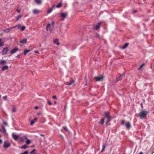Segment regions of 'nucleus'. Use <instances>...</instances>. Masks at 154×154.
Listing matches in <instances>:
<instances>
[{
  "label": "nucleus",
  "mask_w": 154,
  "mask_h": 154,
  "mask_svg": "<svg viewBox=\"0 0 154 154\" xmlns=\"http://www.w3.org/2000/svg\"><path fill=\"white\" fill-rule=\"evenodd\" d=\"M148 112L147 111H141L139 114L140 118L141 119H143L144 118L146 117L147 115L148 114Z\"/></svg>",
  "instance_id": "obj_1"
},
{
  "label": "nucleus",
  "mask_w": 154,
  "mask_h": 154,
  "mask_svg": "<svg viewBox=\"0 0 154 154\" xmlns=\"http://www.w3.org/2000/svg\"><path fill=\"white\" fill-rule=\"evenodd\" d=\"M104 114L105 115V117L104 118L106 119L107 122L106 124L107 125L108 122H109L111 120V117L109 116V112H105Z\"/></svg>",
  "instance_id": "obj_2"
},
{
  "label": "nucleus",
  "mask_w": 154,
  "mask_h": 154,
  "mask_svg": "<svg viewBox=\"0 0 154 154\" xmlns=\"http://www.w3.org/2000/svg\"><path fill=\"white\" fill-rule=\"evenodd\" d=\"M8 50V47H5L3 48L2 51V55H4L7 54Z\"/></svg>",
  "instance_id": "obj_3"
},
{
  "label": "nucleus",
  "mask_w": 154,
  "mask_h": 154,
  "mask_svg": "<svg viewBox=\"0 0 154 154\" xmlns=\"http://www.w3.org/2000/svg\"><path fill=\"white\" fill-rule=\"evenodd\" d=\"M104 77L102 75L100 76L96 77L95 78L96 80L97 81H102L103 80Z\"/></svg>",
  "instance_id": "obj_4"
},
{
  "label": "nucleus",
  "mask_w": 154,
  "mask_h": 154,
  "mask_svg": "<svg viewBox=\"0 0 154 154\" xmlns=\"http://www.w3.org/2000/svg\"><path fill=\"white\" fill-rule=\"evenodd\" d=\"M10 146V144L9 142L7 141H5V142H4V144L3 145L4 147L5 148H7Z\"/></svg>",
  "instance_id": "obj_5"
},
{
  "label": "nucleus",
  "mask_w": 154,
  "mask_h": 154,
  "mask_svg": "<svg viewBox=\"0 0 154 154\" xmlns=\"http://www.w3.org/2000/svg\"><path fill=\"white\" fill-rule=\"evenodd\" d=\"M18 50V49L17 47H15L11 50L10 52L11 53V54L12 55L13 54L16 53Z\"/></svg>",
  "instance_id": "obj_6"
},
{
  "label": "nucleus",
  "mask_w": 154,
  "mask_h": 154,
  "mask_svg": "<svg viewBox=\"0 0 154 154\" xmlns=\"http://www.w3.org/2000/svg\"><path fill=\"white\" fill-rule=\"evenodd\" d=\"M12 136L13 138L16 140L19 137V136L15 134L14 133H12Z\"/></svg>",
  "instance_id": "obj_7"
},
{
  "label": "nucleus",
  "mask_w": 154,
  "mask_h": 154,
  "mask_svg": "<svg viewBox=\"0 0 154 154\" xmlns=\"http://www.w3.org/2000/svg\"><path fill=\"white\" fill-rule=\"evenodd\" d=\"M125 125L127 128L130 129L131 127V125L129 122H127L125 123Z\"/></svg>",
  "instance_id": "obj_8"
},
{
  "label": "nucleus",
  "mask_w": 154,
  "mask_h": 154,
  "mask_svg": "<svg viewBox=\"0 0 154 154\" xmlns=\"http://www.w3.org/2000/svg\"><path fill=\"white\" fill-rule=\"evenodd\" d=\"M8 69V66L7 65H5L3 66L1 69L2 71H3L5 70H7Z\"/></svg>",
  "instance_id": "obj_9"
},
{
  "label": "nucleus",
  "mask_w": 154,
  "mask_h": 154,
  "mask_svg": "<svg viewBox=\"0 0 154 154\" xmlns=\"http://www.w3.org/2000/svg\"><path fill=\"white\" fill-rule=\"evenodd\" d=\"M46 30L47 31L48 30L51 31L52 29L51 28V24L49 23L48 24L46 28Z\"/></svg>",
  "instance_id": "obj_10"
},
{
  "label": "nucleus",
  "mask_w": 154,
  "mask_h": 154,
  "mask_svg": "<svg viewBox=\"0 0 154 154\" xmlns=\"http://www.w3.org/2000/svg\"><path fill=\"white\" fill-rule=\"evenodd\" d=\"M129 45L128 43H126L121 48V49H124L126 48L128 45Z\"/></svg>",
  "instance_id": "obj_11"
},
{
  "label": "nucleus",
  "mask_w": 154,
  "mask_h": 154,
  "mask_svg": "<svg viewBox=\"0 0 154 154\" xmlns=\"http://www.w3.org/2000/svg\"><path fill=\"white\" fill-rule=\"evenodd\" d=\"M125 76V74L124 73L122 75H120V76L119 77L117 78L116 79V81H119L121 80L122 79V77L123 76Z\"/></svg>",
  "instance_id": "obj_12"
},
{
  "label": "nucleus",
  "mask_w": 154,
  "mask_h": 154,
  "mask_svg": "<svg viewBox=\"0 0 154 154\" xmlns=\"http://www.w3.org/2000/svg\"><path fill=\"white\" fill-rule=\"evenodd\" d=\"M101 24V23H98L95 26V29L96 30H97L98 29H99V28Z\"/></svg>",
  "instance_id": "obj_13"
},
{
  "label": "nucleus",
  "mask_w": 154,
  "mask_h": 154,
  "mask_svg": "<svg viewBox=\"0 0 154 154\" xmlns=\"http://www.w3.org/2000/svg\"><path fill=\"white\" fill-rule=\"evenodd\" d=\"M20 42L23 44L26 43H27V39L26 38H25L24 39L21 40L20 41Z\"/></svg>",
  "instance_id": "obj_14"
},
{
  "label": "nucleus",
  "mask_w": 154,
  "mask_h": 154,
  "mask_svg": "<svg viewBox=\"0 0 154 154\" xmlns=\"http://www.w3.org/2000/svg\"><path fill=\"white\" fill-rule=\"evenodd\" d=\"M61 16L63 18L66 17L67 15V14L66 13H61L60 14Z\"/></svg>",
  "instance_id": "obj_15"
},
{
  "label": "nucleus",
  "mask_w": 154,
  "mask_h": 154,
  "mask_svg": "<svg viewBox=\"0 0 154 154\" xmlns=\"http://www.w3.org/2000/svg\"><path fill=\"white\" fill-rule=\"evenodd\" d=\"M12 28H11V27L10 28H7L5 29H4L3 30V31L5 32L8 33L9 32L10 30L12 29Z\"/></svg>",
  "instance_id": "obj_16"
},
{
  "label": "nucleus",
  "mask_w": 154,
  "mask_h": 154,
  "mask_svg": "<svg viewBox=\"0 0 154 154\" xmlns=\"http://www.w3.org/2000/svg\"><path fill=\"white\" fill-rule=\"evenodd\" d=\"M37 119L36 118H35L33 120H32L31 121L30 125H32L34 124L37 121Z\"/></svg>",
  "instance_id": "obj_17"
},
{
  "label": "nucleus",
  "mask_w": 154,
  "mask_h": 154,
  "mask_svg": "<svg viewBox=\"0 0 154 154\" xmlns=\"http://www.w3.org/2000/svg\"><path fill=\"white\" fill-rule=\"evenodd\" d=\"M7 61L5 60H1L0 61V64L3 65L6 64Z\"/></svg>",
  "instance_id": "obj_18"
},
{
  "label": "nucleus",
  "mask_w": 154,
  "mask_h": 154,
  "mask_svg": "<svg viewBox=\"0 0 154 154\" xmlns=\"http://www.w3.org/2000/svg\"><path fill=\"white\" fill-rule=\"evenodd\" d=\"M39 11L37 9H34L32 11V12L34 14H36L39 13Z\"/></svg>",
  "instance_id": "obj_19"
},
{
  "label": "nucleus",
  "mask_w": 154,
  "mask_h": 154,
  "mask_svg": "<svg viewBox=\"0 0 154 154\" xmlns=\"http://www.w3.org/2000/svg\"><path fill=\"white\" fill-rule=\"evenodd\" d=\"M24 137V138H25L26 139V144H30L31 143V141L30 140L28 139L26 136H25Z\"/></svg>",
  "instance_id": "obj_20"
},
{
  "label": "nucleus",
  "mask_w": 154,
  "mask_h": 154,
  "mask_svg": "<svg viewBox=\"0 0 154 154\" xmlns=\"http://www.w3.org/2000/svg\"><path fill=\"white\" fill-rule=\"evenodd\" d=\"M31 51V50H24L23 53L25 55H26L27 54V53H29L30 51Z\"/></svg>",
  "instance_id": "obj_21"
},
{
  "label": "nucleus",
  "mask_w": 154,
  "mask_h": 154,
  "mask_svg": "<svg viewBox=\"0 0 154 154\" xmlns=\"http://www.w3.org/2000/svg\"><path fill=\"white\" fill-rule=\"evenodd\" d=\"M54 43L57 45H59V43L58 39H56L54 41Z\"/></svg>",
  "instance_id": "obj_22"
},
{
  "label": "nucleus",
  "mask_w": 154,
  "mask_h": 154,
  "mask_svg": "<svg viewBox=\"0 0 154 154\" xmlns=\"http://www.w3.org/2000/svg\"><path fill=\"white\" fill-rule=\"evenodd\" d=\"M17 27L18 29H19L20 28V29L21 27V25L20 24H18L17 25L14 27H11V28H15Z\"/></svg>",
  "instance_id": "obj_23"
},
{
  "label": "nucleus",
  "mask_w": 154,
  "mask_h": 154,
  "mask_svg": "<svg viewBox=\"0 0 154 154\" xmlns=\"http://www.w3.org/2000/svg\"><path fill=\"white\" fill-rule=\"evenodd\" d=\"M106 146V143L103 144V146H102V149L101 151V152L104 151V149H105V147Z\"/></svg>",
  "instance_id": "obj_24"
},
{
  "label": "nucleus",
  "mask_w": 154,
  "mask_h": 154,
  "mask_svg": "<svg viewBox=\"0 0 154 154\" xmlns=\"http://www.w3.org/2000/svg\"><path fill=\"white\" fill-rule=\"evenodd\" d=\"M74 82V81L73 80L70 81L69 82H67V85H70L72 84Z\"/></svg>",
  "instance_id": "obj_25"
},
{
  "label": "nucleus",
  "mask_w": 154,
  "mask_h": 154,
  "mask_svg": "<svg viewBox=\"0 0 154 154\" xmlns=\"http://www.w3.org/2000/svg\"><path fill=\"white\" fill-rule=\"evenodd\" d=\"M35 2L38 4H40L42 3L41 0H34Z\"/></svg>",
  "instance_id": "obj_26"
},
{
  "label": "nucleus",
  "mask_w": 154,
  "mask_h": 154,
  "mask_svg": "<svg viewBox=\"0 0 154 154\" xmlns=\"http://www.w3.org/2000/svg\"><path fill=\"white\" fill-rule=\"evenodd\" d=\"M2 129H3V130H0L1 131L3 132L4 133H5L6 132V129H5L4 126H2Z\"/></svg>",
  "instance_id": "obj_27"
},
{
  "label": "nucleus",
  "mask_w": 154,
  "mask_h": 154,
  "mask_svg": "<svg viewBox=\"0 0 154 154\" xmlns=\"http://www.w3.org/2000/svg\"><path fill=\"white\" fill-rule=\"evenodd\" d=\"M62 2H61L59 4H58L56 6V7L57 8H60L62 6Z\"/></svg>",
  "instance_id": "obj_28"
},
{
  "label": "nucleus",
  "mask_w": 154,
  "mask_h": 154,
  "mask_svg": "<svg viewBox=\"0 0 154 154\" xmlns=\"http://www.w3.org/2000/svg\"><path fill=\"white\" fill-rule=\"evenodd\" d=\"M105 119L104 118L102 119H101V120L100 122H99V123L102 125H103L104 123Z\"/></svg>",
  "instance_id": "obj_29"
},
{
  "label": "nucleus",
  "mask_w": 154,
  "mask_h": 154,
  "mask_svg": "<svg viewBox=\"0 0 154 154\" xmlns=\"http://www.w3.org/2000/svg\"><path fill=\"white\" fill-rule=\"evenodd\" d=\"M2 39L0 38V47H2L4 45L3 42L2 41Z\"/></svg>",
  "instance_id": "obj_30"
},
{
  "label": "nucleus",
  "mask_w": 154,
  "mask_h": 154,
  "mask_svg": "<svg viewBox=\"0 0 154 154\" xmlns=\"http://www.w3.org/2000/svg\"><path fill=\"white\" fill-rule=\"evenodd\" d=\"M21 17V16L20 15H19L17 17H15L16 18L17 21H18L19 20V19Z\"/></svg>",
  "instance_id": "obj_31"
},
{
  "label": "nucleus",
  "mask_w": 154,
  "mask_h": 154,
  "mask_svg": "<svg viewBox=\"0 0 154 154\" xmlns=\"http://www.w3.org/2000/svg\"><path fill=\"white\" fill-rule=\"evenodd\" d=\"M27 147V146L26 145H24L23 146H21L20 147V148L25 149H26Z\"/></svg>",
  "instance_id": "obj_32"
},
{
  "label": "nucleus",
  "mask_w": 154,
  "mask_h": 154,
  "mask_svg": "<svg viewBox=\"0 0 154 154\" xmlns=\"http://www.w3.org/2000/svg\"><path fill=\"white\" fill-rule=\"evenodd\" d=\"M26 28V27L25 26H21L20 27V30L21 31H24Z\"/></svg>",
  "instance_id": "obj_33"
},
{
  "label": "nucleus",
  "mask_w": 154,
  "mask_h": 154,
  "mask_svg": "<svg viewBox=\"0 0 154 154\" xmlns=\"http://www.w3.org/2000/svg\"><path fill=\"white\" fill-rule=\"evenodd\" d=\"M144 64H142L140 65V67H139L138 68V69L139 70H141V68L142 67L144 66Z\"/></svg>",
  "instance_id": "obj_34"
},
{
  "label": "nucleus",
  "mask_w": 154,
  "mask_h": 154,
  "mask_svg": "<svg viewBox=\"0 0 154 154\" xmlns=\"http://www.w3.org/2000/svg\"><path fill=\"white\" fill-rule=\"evenodd\" d=\"M20 141L22 142H23L24 141V138L23 137H20Z\"/></svg>",
  "instance_id": "obj_35"
},
{
  "label": "nucleus",
  "mask_w": 154,
  "mask_h": 154,
  "mask_svg": "<svg viewBox=\"0 0 154 154\" xmlns=\"http://www.w3.org/2000/svg\"><path fill=\"white\" fill-rule=\"evenodd\" d=\"M52 10H52V8H51L50 9L48 10L47 13L48 14H49L51 13L52 11Z\"/></svg>",
  "instance_id": "obj_36"
},
{
  "label": "nucleus",
  "mask_w": 154,
  "mask_h": 154,
  "mask_svg": "<svg viewBox=\"0 0 154 154\" xmlns=\"http://www.w3.org/2000/svg\"><path fill=\"white\" fill-rule=\"evenodd\" d=\"M35 151V149H33L32 151L30 152V154H33L34 153V152Z\"/></svg>",
  "instance_id": "obj_37"
},
{
  "label": "nucleus",
  "mask_w": 154,
  "mask_h": 154,
  "mask_svg": "<svg viewBox=\"0 0 154 154\" xmlns=\"http://www.w3.org/2000/svg\"><path fill=\"white\" fill-rule=\"evenodd\" d=\"M28 151H26L24 152H23L21 153H20V154H28Z\"/></svg>",
  "instance_id": "obj_38"
},
{
  "label": "nucleus",
  "mask_w": 154,
  "mask_h": 154,
  "mask_svg": "<svg viewBox=\"0 0 154 154\" xmlns=\"http://www.w3.org/2000/svg\"><path fill=\"white\" fill-rule=\"evenodd\" d=\"M125 124V121L124 120H122L121 122V125H124Z\"/></svg>",
  "instance_id": "obj_39"
},
{
  "label": "nucleus",
  "mask_w": 154,
  "mask_h": 154,
  "mask_svg": "<svg viewBox=\"0 0 154 154\" xmlns=\"http://www.w3.org/2000/svg\"><path fill=\"white\" fill-rule=\"evenodd\" d=\"M7 96H4L3 97V99L4 100H7Z\"/></svg>",
  "instance_id": "obj_40"
},
{
  "label": "nucleus",
  "mask_w": 154,
  "mask_h": 154,
  "mask_svg": "<svg viewBox=\"0 0 154 154\" xmlns=\"http://www.w3.org/2000/svg\"><path fill=\"white\" fill-rule=\"evenodd\" d=\"M66 131H68V130L66 127L64 126L63 128Z\"/></svg>",
  "instance_id": "obj_41"
},
{
  "label": "nucleus",
  "mask_w": 154,
  "mask_h": 154,
  "mask_svg": "<svg viewBox=\"0 0 154 154\" xmlns=\"http://www.w3.org/2000/svg\"><path fill=\"white\" fill-rule=\"evenodd\" d=\"M16 110L15 108H13L12 109V111L13 112H16Z\"/></svg>",
  "instance_id": "obj_42"
},
{
  "label": "nucleus",
  "mask_w": 154,
  "mask_h": 154,
  "mask_svg": "<svg viewBox=\"0 0 154 154\" xmlns=\"http://www.w3.org/2000/svg\"><path fill=\"white\" fill-rule=\"evenodd\" d=\"M3 123L4 125H7V122L4 121V122H3Z\"/></svg>",
  "instance_id": "obj_43"
},
{
  "label": "nucleus",
  "mask_w": 154,
  "mask_h": 154,
  "mask_svg": "<svg viewBox=\"0 0 154 154\" xmlns=\"http://www.w3.org/2000/svg\"><path fill=\"white\" fill-rule=\"evenodd\" d=\"M34 53H36V54H39V52L38 51H34Z\"/></svg>",
  "instance_id": "obj_44"
},
{
  "label": "nucleus",
  "mask_w": 154,
  "mask_h": 154,
  "mask_svg": "<svg viewBox=\"0 0 154 154\" xmlns=\"http://www.w3.org/2000/svg\"><path fill=\"white\" fill-rule=\"evenodd\" d=\"M48 102L49 105H51L52 104V103L49 100H48Z\"/></svg>",
  "instance_id": "obj_45"
},
{
  "label": "nucleus",
  "mask_w": 154,
  "mask_h": 154,
  "mask_svg": "<svg viewBox=\"0 0 154 154\" xmlns=\"http://www.w3.org/2000/svg\"><path fill=\"white\" fill-rule=\"evenodd\" d=\"M21 55V54H18L16 56V57L17 58H19Z\"/></svg>",
  "instance_id": "obj_46"
},
{
  "label": "nucleus",
  "mask_w": 154,
  "mask_h": 154,
  "mask_svg": "<svg viewBox=\"0 0 154 154\" xmlns=\"http://www.w3.org/2000/svg\"><path fill=\"white\" fill-rule=\"evenodd\" d=\"M55 7V5H53L51 6V8H52V10H53V8H54V7Z\"/></svg>",
  "instance_id": "obj_47"
},
{
  "label": "nucleus",
  "mask_w": 154,
  "mask_h": 154,
  "mask_svg": "<svg viewBox=\"0 0 154 154\" xmlns=\"http://www.w3.org/2000/svg\"><path fill=\"white\" fill-rule=\"evenodd\" d=\"M52 25L54 26V22L53 21H52Z\"/></svg>",
  "instance_id": "obj_48"
},
{
  "label": "nucleus",
  "mask_w": 154,
  "mask_h": 154,
  "mask_svg": "<svg viewBox=\"0 0 154 154\" xmlns=\"http://www.w3.org/2000/svg\"><path fill=\"white\" fill-rule=\"evenodd\" d=\"M16 11L18 13H20V9H17Z\"/></svg>",
  "instance_id": "obj_49"
},
{
  "label": "nucleus",
  "mask_w": 154,
  "mask_h": 154,
  "mask_svg": "<svg viewBox=\"0 0 154 154\" xmlns=\"http://www.w3.org/2000/svg\"><path fill=\"white\" fill-rule=\"evenodd\" d=\"M52 98H53V99H56L57 97H56V96H53L52 97Z\"/></svg>",
  "instance_id": "obj_50"
},
{
  "label": "nucleus",
  "mask_w": 154,
  "mask_h": 154,
  "mask_svg": "<svg viewBox=\"0 0 154 154\" xmlns=\"http://www.w3.org/2000/svg\"><path fill=\"white\" fill-rule=\"evenodd\" d=\"M38 106H36L34 107V108L36 109H38Z\"/></svg>",
  "instance_id": "obj_51"
},
{
  "label": "nucleus",
  "mask_w": 154,
  "mask_h": 154,
  "mask_svg": "<svg viewBox=\"0 0 154 154\" xmlns=\"http://www.w3.org/2000/svg\"><path fill=\"white\" fill-rule=\"evenodd\" d=\"M2 143V140L1 139H0V143Z\"/></svg>",
  "instance_id": "obj_52"
},
{
  "label": "nucleus",
  "mask_w": 154,
  "mask_h": 154,
  "mask_svg": "<svg viewBox=\"0 0 154 154\" xmlns=\"http://www.w3.org/2000/svg\"><path fill=\"white\" fill-rule=\"evenodd\" d=\"M143 152H140L138 154H142Z\"/></svg>",
  "instance_id": "obj_53"
},
{
  "label": "nucleus",
  "mask_w": 154,
  "mask_h": 154,
  "mask_svg": "<svg viewBox=\"0 0 154 154\" xmlns=\"http://www.w3.org/2000/svg\"><path fill=\"white\" fill-rule=\"evenodd\" d=\"M136 11H133V12H134V13L136 12Z\"/></svg>",
  "instance_id": "obj_54"
},
{
  "label": "nucleus",
  "mask_w": 154,
  "mask_h": 154,
  "mask_svg": "<svg viewBox=\"0 0 154 154\" xmlns=\"http://www.w3.org/2000/svg\"><path fill=\"white\" fill-rule=\"evenodd\" d=\"M141 107L142 108H143V106H142V104H141Z\"/></svg>",
  "instance_id": "obj_55"
},
{
  "label": "nucleus",
  "mask_w": 154,
  "mask_h": 154,
  "mask_svg": "<svg viewBox=\"0 0 154 154\" xmlns=\"http://www.w3.org/2000/svg\"><path fill=\"white\" fill-rule=\"evenodd\" d=\"M54 103L55 104H56V103H57V102H56V101H54Z\"/></svg>",
  "instance_id": "obj_56"
},
{
  "label": "nucleus",
  "mask_w": 154,
  "mask_h": 154,
  "mask_svg": "<svg viewBox=\"0 0 154 154\" xmlns=\"http://www.w3.org/2000/svg\"><path fill=\"white\" fill-rule=\"evenodd\" d=\"M34 146V145H33V146H31V147H33V146Z\"/></svg>",
  "instance_id": "obj_57"
},
{
  "label": "nucleus",
  "mask_w": 154,
  "mask_h": 154,
  "mask_svg": "<svg viewBox=\"0 0 154 154\" xmlns=\"http://www.w3.org/2000/svg\"><path fill=\"white\" fill-rule=\"evenodd\" d=\"M1 95L0 94V97H1Z\"/></svg>",
  "instance_id": "obj_58"
},
{
  "label": "nucleus",
  "mask_w": 154,
  "mask_h": 154,
  "mask_svg": "<svg viewBox=\"0 0 154 154\" xmlns=\"http://www.w3.org/2000/svg\"><path fill=\"white\" fill-rule=\"evenodd\" d=\"M33 154H37V153H34Z\"/></svg>",
  "instance_id": "obj_59"
},
{
  "label": "nucleus",
  "mask_w": 154,
  "mask_h": 154,
  "mask_svg": "<svg viewBox=\"0 0 154 154\" xmlns=\"http://www.w3.org/2000/svg\"><path fill=\"white\" fill-rule=\"evenodd\" d=\"M1 137V135L0 134V137Z\"/></svg>",
  "instance_id": "obj_60"
},
{
  "label": "nucleus",
  "mask_w": 154,
  "mask_h": 154,
  "mask_svg": "<svg viewBox=\"0 0 154 154\" xmlns=\"http://www.w3.org/2000/svg\"><path fill=\"white\" fill-rule=\"evenodd\" d=\"M153 5H154V2L153 3Z\"/></svg>",
  "instance_id": "obj_61"
},
{
  "label": "nucleus",
  "mask_w": 154,
  "mask_h": 154,
  "mask_svg": "<svg viewBox=\"0 0 154 154\" xmlns=\"http://www.w3.org/2000/svg\"><path fill=\"white\" fill-rule=\"evenodd\" d=\"M102 1H104V0H102Z\"/></svg>",
  "instance_id": "obj_62"
}]
</instances>
